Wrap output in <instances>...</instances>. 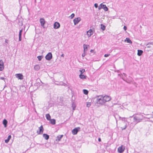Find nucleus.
<instances>
[{
    "instance_id": "1",
    "label": "nucleus",
    "mask_w": 153,
    "mask_h": 153,
    "mask_svg": "<svg viewBox=\"0 0 153 153\" xmlns=\"http://www.w3.org/2000/svg\"><path fill=\"white\" fill-rule=\"evenodd\" d=\"M102 99L103 101H104V103L110 100L111 99L110 97L107 95H105L104 97H102Z\"/></svg>"
},
{
    "instance_id": "2",
    "label": "nucleus",
    "mask_w": 153,
    "mask_h": 153,
    "mask_svg": "<svg viewBox=\"0 0 153 153\" xmlns=\"http://www.w3.org/2000/svg\"><path fill=\"white\" fill-rule=\"evenodd\" d=\"M39 131H36L37 134L38 135L42 134L44 131V128L43 126L41 125L39 128Z\"/></svg>"
},
{
    "instance_id": "3",
    "label": "nucleus",
    "mask_w": 153,
    "mask_h": 153,
    "mask_svg": "<svg viewBox=\"0 0 153 153\" xmlns=\"http://www.w3.org/2000/svg\"><path fill=\"white\" fill-rule=\"evenodd\" d=\"M97 103L99 104H102L104 103V102L103 101L102 96H100V98H97Z\"/></svg>"
},
{
    "instance_id": "4",
    "label": "nucleus",
    "mask_w": 153,
    "mask_h": 153,
    "mask_svg": "<svg viewBox=\"0 0 153 153\" xmlns=\"http://www.w3.org/2000/svg\"><path fill=\"white\" fill-rule=\"evenodd\" d=\"M101 8H103L104 10L105 11L108 10V9L105 5L101 4L99 6L98 9L100 10Z\"/></svg>"
},
{
    "instance_id": "5",
    "label": "nucleus",
    "mask_w": 153,
    "mask_h": 153,
    "mask_svg": "<svg viewBox=\"0 0 153 153\" xmlns=\"http://www.w3.org/2000/svg\"><path fill=\"white\" fill-rule=\"evenodd\" d=\"M125 150V147L123 145H121V146L119 147L117 149V151L118 152L120 153H122Z\"/></svg>"
},
{
    "instance_id": "6",
    "label": "nucleus",
    "mask_w": 153,
    "mask_h": 153,
    "mask_svg": "<svg viewBox=\"0 0 153 153\" xmlns=\"http://www.w3.org/2000/svg\"><path fill=\"white\" fill-rule=\"evenodd\" d=\"M52 54L51 53H49L45 56V58L47 60H50L52 58Z\"/></svg>"
},
{
    "instance_id": "7",
    "label": "nucleus",
    "mask_w": 153,
    "mask_h": 153,
    "mask_svg": "<svg viewBox=\"0 0 153 153\" xmlns=\"http://www.w3.org/2000/svg\"><path fill=\"white\" fill-rule=\"evenodd\" d=\"M80 129L79 127L73 129L72 131V132L73 134L74 135L76 134H77L78 132L79 131V130Z\"/></svg>"
},
{
    "instance_id": "8",
    "label": "nucleus",
    "mask_w": 153,
    "mask_h": 153,
    "mask_svg": "<svg viewBox=\"0 0 153 153\" xmlns=\"http://www.w3.org/2000/svg\"><path fill=\"white\" fill-rule=\"evenodd\" d=\"M81 18L80 17L74 19L73 20L74 25L78 24Z\"/></svg>"
},
{
    "instance_id": "9",
    "label": "nucleus",
    "mask_w": 153,
    "mask_h": 153,
    "mask_svg": "<svg viewBox=\"0 0 153 153\" xmlns=\"http://www.w3.org/2000/svg\"><path fill=\"white\" fill-rule=\"evenodd\" d=\"M16 77L18 79H23V76L21 74H17L15 75Z\"/></svg>"
},
{
    "instance_id": "10",
    "label": "nucleus",
    "mask_w": 153,
    "mask_h": 153,
    "mask_svg": "<svg viewBox=\"0 0 153 153\" xmlns=\"http://www.w3.org/2000/svg\"><path fill=\"white\" fill-rule=\"evenodd\" d=\"M94 33V31L91 29L87 32V34L88 37L91 36Z\"/></svg>"
},
{
    "instance_id": "11",
    "label": "nucleus",
    "mask_w": 153,
    "mask_h": 153,
    "mask_svg": "<svg viewBox=\"0 0 153 153\" xmlns=\"http://www.w3.org/2000/svg\"><path fill=\"white\" fill-rule=\"evenodd\" d=\"M54 28L56 29L59 28L60 26V25L59 22H56L53 25Z\"/></svg>"
},
{
    "instance_id": "12",
    "label": "nucleus",
    "mask_w": 153,
    "mask_h": 153,
    "mask_svg": "<svg viewBox=\"0 0 153 153\" xmlns=\"http://www.w3.org/2000/svg\"><path fill=\"white\" fill-rule=\"evenodd\" d=\"M4 68V63L2 61L0 60V71H2Z\"/></svg>"
},
{
    "instance_id": "13",
    "label": "nucleus",
    "mask_w": 153,
    "mask_h": 153,
    "mask_svg": "<svg viewBox=\"0 0 153 153\" xmlns=\"http://www.w3.org/2000/svg\"><path fill=\"white\" fill-rule=\"evenodd\" d=\"M134 121L137 123L139 122L142 119H140L137 117L135 116L134 117Z\"/></svg>"
},
{
    "instance_id": "14",
    "label": "nucleus",
    "mask_w": 153,
    "mask_h": 153,
    "mask_svg": "<svg viewBox=\"0 0 153 153\" xmlns=\"http://www.w3.org/2000/svg\"><path fill=\"white\" fill-rule=\"evenodd\" d=\"M40 22L42 26H43L45 24V19L43 18H41L40 19Z\"/></svg>"
},
{
    "instance_id": "15",
    "label": "nucleus",
    "mask_w": 153,
    "mask_h": 153,
    "mask_svg": "<svg viewBox=\"0 0 153 153\" xmlns=\"http://www.w3.org/2000/svg\"><path fill=\"white\" fill-rule=\"evenodd\" d=\"M63 136V135H61L57 136L56 139V141H59L61 140V139L62 138Z\"/></svg>"
},
{
    "instance_id": "16",
    "label": "nucleus",
    "mask_w": 153,
    "mask_h": 153,
    "mask_svg": "<svg viewBox=\"0 0 153 153\" xmlns=\"http://www.w3.org/2000/svg\"><path fill=\"white\" fill-rule=\"evenodd\" d=\"M79 77L80 79H86L87 76L83 74H80L79 75Z\"/></svg>"
},
{
    "instance_id": "17",
    "label": "nucleus",
    "mask_w": 153,
    "mask_h": 153,
    "mask_svg": "<svg viewBox=\"0 0 153 153\" xmlns=\"http://www.w3.org/2000/svg\"><path fill=\"white\" fill-rule=\"evenodd\" d=\"M84 47V52H85V51H87V50L88 48L89 47V45H86L84 44L83 45Z\"/></svg>"
},
{
    "instance_id": "18",
    "label": "nucleus",
    "mask_w": 153,
    "mask_h": 153,
    "mask_svg": "<svg viewBox=\"0 0 153 153\" xmlns=\"http://www.w3.org/2000/svg\"><path fill=\"white\" fill-rule=\"evenodd\" d=\"M11 138V135H9L7 138V139L5 140V142L6 143H7L10 140Z\"/></svg>"
},
{
    "instance_id": "19",
    "label": "nucleus",
    "mask_w": 153,
    "mask_h": 153,
    "mask_svg": "<svg viewBox=\"0 0 153 153\" xmlns=\"http://www.w3.org/2000/svg\"><path fill=\"white\" fill-rule=\"evenodd\" d=\"M43 137L46 140H48L49 138V136L46 134H44Z\"/></svg>"
},
{
    "instance_id": "20",
    "label": "nucleus",
    "mask_w": 153,
    "mask_h": 153,
    "mask_svg": "<svg viewBox=\"0 0 153 153\" xmlns=\"http://www.w3.org/2000/svg\"><path fill=\"white\" fill-rule=\"evenodd\" d=\"M34 69L36 71H38L39 70L40 68V66L38 65H35L34 67Z\"/></svg>"
},
{
    "instance_id": "21",
    "label": "nucleus",
    "mask_w": 153,
    "mask_h": 153,
    "mask_svg": "<svg viewBox=\"0 0 153 153\" xmlns=\"http://www.w3.org/2000/svg\"><path fill=\"white\" fill-rule=\"evenodd\" d=\"M143 53V51L141 50H138L137 54L138 56H140Z\"/></svg>"
},
{
    "instance_id": "22",
    "label": "nucleus",
    "mask_w": 153,
    "mask_h": 153,
    "mask_svg": "<svg viewBox=\"0 0 153 153\" xmlns=\"http://www.w3.org/2000/svg\"><path fill=\"white\" fill-rule=\"evenodd\" d=\"M7 121L5 119H4L3 122V124L4 125V126L5 127H6L7 126Z\"/></svg>"
},
{
    "instance_id": "23",
    "label": "nucleus",
    "mask_w": 153,
    "mask_h": 153,
    "mask_svg": "<svg viewBox=\"0 0 153 153\" xmlns=\"http://www.w3.org/2000/svg\"><path fill=\"white\" fill-rule=\"evenodd\" d=\"M49 120L50 121L51 123L52 124H55L56 123V120H55L54 119H50Z\"/></svg>"
},
{
    "instance_id": "24",
    "label": "nucleus",
    "mask_w": 153,
    "mask_h": 153,
    "mask_svg": "<svg viewBox=\"0 0 153 153\" xmlns=\"http://www.w3.org/2000/svg\"><path fill=\"white\" fill-rule=\"evenodd\" d=\"M22 30H20L19 33V41H21V36L22 34Z\"/></svg>"
},
{
    "instance_id": "25",
    "label": "nucleus",
    "mask_w": 153,
    "mask_h": 153,
    "mask_svg": "<svg viewBox=\"0 0 153 153\" xmlns=\"http://www.w3.org/2000/svg\"><path fill=\"white\" fill-rule=\"evenodd\" d=\"M46 119L49 120L51 119V116L49 114H47L46 115Z\"/></svg>"
},
{
    "instance_id": "26",
    "label": "nucleus",
    "mask_w": 153,
    "mask_h": 153,
    "mask_svg": "<svg viewBox=\"0 0 153 153\" xmlns=\"http://www.w3.org/2000/svg\"><path fill=\"white\" fill-rule=\"evenodd\" d=\"M126 40L127 43L131 44L132 42L131 41L130 39L128 38H126Z\"/></svg>"
},
{
    "instance_id": "27",
    "label": "nucleus",
    "mask_w": 153,
    "mask_h": 153,
    "mask_svg": "<svg viewBox=\"0 0 153 153\" xmlns=\"http://www.w3.org/2000/svg\"><path fill=\"white\" fill-rule=\"evenodd\" d=\"M101 28L103 30H104L105 28V26L102 24L101 25Z\"/></svg>"
},
{
    "instance_id": "28",
    "label": "nucleus",
    "mask_w": 153,
    "mask_h": 153,
    "mask_svg": "<svg viewBox=\"0 0 153 153\" xmlns=\"http://www.w3.org/2000/svg\"><path fill=\"white\" fill-rule=\"evenodd\" d=\"M79 71L81 73L80 74H82L85 72V70L84 69H82V70H80Z\"/></svg>"
},
{
    "instance_id": "29",
    "label": "nucleus",
    "mask_w": 153,
    "mask_h": 153,
    "mask_svg": "<svg viewBox=\"0 0 153 153\" xmlns=\"http://www.w3.org/2000/svg\"><path fill=\"white\" fill-rule=\"evenodd\" d=\"M83 92L85 94H87L88 93V91L85 89L83 90Z\"/></svg>"
},
{
    "instance_id": "30",
    "label": "nucleus",
    "mask_w": 153,
    "mask_h": 153,
    "mask_svg": "<svg viewBox=\"0 0 153 153\" xmlns=\"http://www.w3.org/2000/svg\"><path fill=\"white\" fill-rule=\"evenodd\" d=\"M91 105V102H88L87 103V106L88 107H89Z\"/></svg>"
},
{
    "instance_id": "31",
    "label": "nucleus",
    "mask_w": 153,
    "mask_h": 153,
    "mask_svg": "<svg viewBox=\"0 0 153 153\" xmlns=\"http://www.w3.org/2000/svg\"><path fill=\"white\" fill-rule=\"evenodd\" d=\"M37 57L39 61H41L42 59V56H38Z\"/></svg>"
},
{
    "instance_id": "32",
    "label": "nucleus",
    "mask_w": 153,
    "mask_h": 153,
    "mask_svg": "<svg viewBox=\"0 0 153 153\" xmlns=\"http://www.w3.org/2000/svg\"><path fill=\"white\" fill-rule=\"evenodd\" d=\"M74 16V13H72L71 14V15L70 16V17L71 19L73 18Z\"/></svg>"
},
{
    "instance_id": "33",
    "label": "nucleus",
    "mask_w": 153,
    "mask_h": 153,
    "mask_svg": "<svg viewBox=\"0 0 153 153\" xmlns=\"http://www.w3.org/2000/svg\"><path fill=\"white\" fill-rule=\"evenodd\" d=\"M109 55H110L109 54H105L104 55V56L105 57H107L109 56Z\"/></svg>"
},
{
    "instance_id": "34",
    "label": "nucleus",
    "mask_w": 153,
    "mask_h": 153,
    "mask_svg": "<svg viewBox=\"0 0 153 153\" xmlns=\"http://www.w3.org/2000/svg\"><path fill=\"white\" fill-rule=\"evenodd\" d=\"M94 6L96 8H97L98 7V4L97 3H95L94 4Z\"/></svg>"
},
{
    "instance_id": "35",
    "label": "nucleus",
    "mask_w": 153,
    "mask_h": 153,
    "mask_svg": "<svg viewBox=\"0 0 153 153\" xmlns=\"http://www.w3.org/2000/svg\"><path fill=\"white\" fill-rule=\"evenodd\" d=\"M123 28L125 30H127V27L126 26H124L123 27Z\"/></svg>"
},
{
    "instance_id": "36",
    "label": "nucleus",
    "mask_w": 153,
    "mask_h": 153,
    "mask_svg": "<svg viewBox=\"0 0 153 153\" xmlns=\"http://www.w3.org/2000/svg\"><path fill=\"white\" fill-rule=\"evenodd\" d=\"M82 56L83 57H84L85 56V52H84V53L82 54Z\"/></svg>"
},
{
    "instance_id": "37",
    "label": "nucleus",
    "mask_w": 153,
    "mask_h": 153,
    "mask_svg": "<svg viewBox=\"0 0 153 153\" xmlns=\"http://www.w3.org/2000/svg\"><path fill=\"white\" fill-rule=\"evenodd\" d=\"M98 141L99 142H101V139L100 138H99L98 139Z\"/></svg>"
},
{
    "instance_id": "38",
    "label": "nucleus",
    "mask_w": 153,
    "mask_h": 153,
    "mask_svg": "<svg viewBox=\"0 0 153 153\" xmlns=\"http://www.w3.org/2000/svg\"><path fill=\"white\" fill-rule=\"evenodd\" d=\"M8 41V40H7V39H6L5 40V42H6L7 43V42Z\"/></svg>"
},
{
    "instance_id": "39",
    "label": "nucleus",
    "mask_w": 153,
    "mask_h": 153,
    "mask_svg": "<svg viewBox=\"0 0 153 153\" xmlns=\"http://www.w3.org/2000/svg\"><path fill=\"white\" fill-rule=\"evenodd\" d=\"M92 50H91L90 52H92Z\"/></svg>"
},
{
    "instance_id": "40",
    "label": "nucleus",
    "mask_w": 153,
    "mask_h": 153,
    "mask_svg": "<svg viewBox=\"0 0 153 153\" xmlns=\"http://www.w3.org/2000/svg\"><path fill=\"white\" fill-rule=\"evenodd\" d=\"M62 56L63 57V56H64L63 55V54H62Z\"/></svg>"
},
{
    "instance_id": "41",
    "label": "nucleus",
    "mask_w": 153,
    "mask_h": 153,
    "mask_svg": "<svg viewBox=\"0 0 153 153\" xmlns=\"http://www.w3.org/2000/svg\"><path fill=\"white\" fill-rule=\"evenodd\" d=\"M126 126L123 129H125L126 128Z\"/></svg>"
},
{
    "instance_id": "42",
    "label": "nucleus",
    "mask_w": 153,
    "mask_h": 153,
    "mask_svg": "<svg viewBox=\"0 0 153 153\" xmlns=\"http://www.w3.org/2000/svg\"><path fill=\"white\" fill-rule=\"evenodd\" d=\"M152 113H153V111Z\"/></svg>"
}]
</instances>
